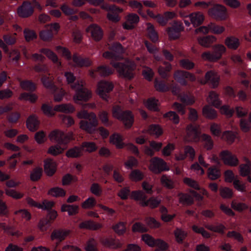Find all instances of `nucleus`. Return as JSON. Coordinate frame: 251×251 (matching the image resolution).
Returning <instances> with one entry per match:
<instances>
[{
    "label": "nucleus",
    "mask_w": 251,
    "mask_h": 251,
    "mask_svg": "<svg viewBox=\"0 0 251 251\" xmlns=\"http://www.w3.org/2000/svg\"><path fill=\"white\" fill-rule=\"evenodd\" d=\"M111 64L116 69L120 76L128 80H131L134 78L136 65L133 62L127 61L125 63L111 62Z\"/></svg>",
    "instance_id": "obj_1"
},
{
    "label": "nucleus",
    "mask_w": 251,
    "mask_h": 251,
    "mask_svg": "<svg viewBox=\"0 0 251 251\" xmlns=\"http://www.w3.org/2000/svg\"><path fill=\"white\" fill-rule=\"evenodd\" d=\"M112 114L114 117L121 121L126 128H130L134 122V116L129 110L123 111L121 107L115 106L113 107Z\"/></svg>",
    "instance_id": "obj_2"
},
{
    "label": "nucleus",
    "mask_w": 251,
    "mask_h": 251,
    "mask_svg": "<svg viewBox=\"0 0 251 251\" xmlns=\"http://www.w3.org/2000/svg\"><path fill=\"white\" fill-rule=\"evenodd\" d=\"M208 15L216 21H224L227 17L226 8L223 5L215 4L209 8Z\"/></svg>",
    "instance_id": "obj_3"
},
{
    "label": "nucleus",
    "mask_w": 251,
    "mask_h": 251,
    "mask_svg": "<svg viewBox=\"0 0 251 251\" xmlns=\"http://www.w3.org/2000/svg\"><path fill=\"white\" fill-rule=\"evenodd\" d=\"M72 137V134H65L63 131L57 129L52 131L49 135V138L51 142L59 145L68 144Z\"/></svg>",
    "instance_id": "obj_4"
},
{
    "label": "nucleus",
    "mask_w": 251,
    "mask_h": 251,
    "mask_svg": "<svg viewBox=\"0 0 251 251\" xmlns=\"http://www.w3.org/2000/svg\"><path fill=\"white\" fill-rule=\"evenodd\" d=\"M79 125L80 129L88 133L93 134L95 133L96 128L98 126V121L96 116H91L90 119L80 121Z\"/></svg>",
    "instance_id": "obj_5"
},
{
    "label": "nucleus",
    "mask_w": 251,
    "mask_h": 251,
    "mask_svg": "<svg viewBox=\"0 0 251 251\" xmlns=\"http://www.w3.org/2000/svg\"><path fill=\"white\" fill-rule=\"evenodd\" d=\"M151 164L149 166L150 170L156 174H160L164 171L169 170L167 166V163L163 159L158 157H153L151 161Z\"/></svg>",
    "instance_id": "obj_6"
},
{
    "label": "nucleus",
    "mask_w": 251,
    "mask_h": 251,
    "mask_svg": "<svg viewBox=\"0 0 251 251\" xmlns=\"http://www.w3.org/2000/svg\"><path fill=\"white\" fill-rule=\"evenodd\" d=\"M113 85L111 82L101 81L98 84L97 93L103 100L107 101L108 94L113 90Z\"/></svg>",
    "instance_id": "obj_7"
},
{
    "label": "nucleus",
    "mask_w": 251,
    "mask_h": 251,
    "mask_svg": "<svg viewBox=\"0 0 251 251\" xmlns=\"http://www.w3.org/2000/svg\"><path fill=\"white\" fill-rule=\"evenodd\" d=\"M220 156L226 165L235 167L239 164V161L237 156L228 150L221 151Z\"/></svg>",
    "instance_id": "obj_8"
},
{
    "label": "nucleus",
    "mask_w": 251,
    "mask_h": 251,
    "mask_svg": "<svg viewBox=\"0 0 251 251\" xmlns=\"http://www.w3.org/2000/svg\"><path fill=\"white\" fill-rule=\"evenodd\" d=\"M34 12V9L31 3L28 1H24L22 5L17 8L18 15L23 18L31 16Z\"/></svg>",
    "instance_id": "obj_9"
},
{
    "label": "nucleus",
    "mask_w": 251,
    "mask_h": 251,
    "mask_svg": "<svg viewBox=\"0 0 251 251\" xmlns=\"http://www.w3.org/2000/svg\"><path fill=\"white\" fill-rule=\"evenodd\" d=\"M86 30L91 33L92 38L96 42L100 41L103 37V33L102 29L96 24L90 25Z\"/></svg>",
    "instance_id": "obj_10"
},
{
    "label": "nucleus",
    "mask_w": 251,
    "mask_h": 251,
    "mask_svg": "<svg viewBox=\"0 0 251 251\" xmlns=\"http://www.w3.org/2000/svg\"><path fill=\"white\" fill-rule=\"evenodd\" d=\"M71 231L69 229L63 228L55 229L50 235V239L52 241L57 240L59 242L64 240L69 235Z\"/></svg>",
    "instance_id": "obj_11"
},
{
    "label": "nucleus",
    "mask_w": 251,
    "mask_h": 251,
    "mask_svg": "<svg viewBox=\"0 0 251 251\" xmlns=\"http://www.w3.org/2000/svg\"><path fill=\"white\" fill-rule=\"evenodd\" d=\"M205 81L203 84L207 82H210L212 88H215L218 87L219 83L220 76L214 71H209L207 72L205 75Z\"/></svg>",
    "instance_id": "obj_12"
},
{
    "label": "nucleus",
    "mask_w": 251,
    "mask_h": 251,
    "mask_svg": "<svg viewBox=\"0 0 251 251\" xmlns=\"http://www.w3.org/2000/svg\"><path fill=\"white\" fill-rule=\"evenodd\" d=\"M91 93L87 89H81L77 91L73 97L75 103L81 104V101H86L91 98Z\"/></svg>",
    "instance_id": "obj_13"
},
{
    "label": "nucleus",
    "mask_w": 251,
    "mask_h": 251,
    "mask_svg": "<svg viewBox=\"0 0 251 251\" xmlns=\"http://www.w3.org/2000/svg\"><path fill=\"white\" fill-rule=\"evenodd\" d=\"M186 135L185 140L188 142H196L198 141L199 134L196 126L189 125L186 127Z\"/></svg>",
    "instance_id": "obj_14"
},
{
    "label": "nucleus",
    "mask_w": 251,
    "mask_h": 251,
    "mask_svg": "<svg viewBox=\"0 0 251 251\" xmlns=\"http://www.w3.org/2000/svg\"><path fill=\"white\" fill-rule=\"evenodd\" d=\"M44 171L48 176H52L56 171V164L55 161L50 158L44 160Z\"/></svg>",
    "instance_id": "obj_15"
},
{
    "label": "nucleus",
    "mask_w": 251,
    "mask_h": 251,
    "mask_svg": "<svg viewBox=\"0 0 251 251\" xmlns=\"http://www.w3.org/2000/svg\"><path fill=\"white\" fill-rule=\"evenodd\" d=\"M73 60L76 66L79 67H87L91 66L92 63V61L89 58L82 57L76 53L73 54Z\"/></svg>",
    "instance_id": "obj_16"
},
{
    "label": "nucleus",
    "mask_w": 251,
    "mask_h": 251,
    "mask_svg": "<svg viewBox=\"0 0 251 251\" xmlns=\"http://www.w3.org/2000/svg\"><path fill=\"white\" fill-rule=\"evenodd\" d=\"M26 125L27 128L30 131L34 132L39 128L40 121L35 115L32 114L27 119Z\"/></svg>",
    "instance_id": "obj_17"
},
{
    "label": "nucleus",
    "mask_w": 251,
    "mask_h": 251,
    "mask_svg": "<svg viewBox=\"0 0 251 251\" xmlns=\"http://www.w3.org/2000/svg\"><path fill=\"white\" fill-rule=\"evenodd\" d=\"M102 225L98 223H96L92 220L84 221L79 225L80 229H86L92 230H97L102 228Z\"/></svg>",
    "instance_id": "obj_18"
},
{
    "label": "nucleus",
    "mask_w": 251,
    "mask_h": 251,
    "mask_svg": "<svg viewBox=\"0 0 251 251\" xmlns=\"http://www.w3.org/2000/svg\"><path fill=\"white\" fill-rule=\"evenodd\" d=\"M188 17L190 18L191 24L194 27H197L201 25L204 19L203 14L201 12L192 13Z\"/></svg>",
    "instance_id": "obj_19"
},
{
    "label": "nucleus",
    "mask_w": 251,
    "mask_h": 251,
    "mask_svg": "<svg viewBox=\"0 0 251 251\" xmlns=\"http://www.w3.org/2000/svg\"><path fill=\"white\" fill-rule=\"evenodd\" d=\"M198 43L204 48H210L212 44L216 42L217 38L213 35H207L197 38Z\"/></svg>",
    "instance_id": "obj_20"
},
{
    "label": "nucleus",
    "mask_w": 251,
    "mask_h": 251,
    "mask_svg": "<svg viewBox=\"0 0 251 251\" xmlns=\"http://www.w3.org/2000/svg\"><path fill=\"white\" fill-rule=\"evenodd\" d=\"M224 43L228 49L232 50H236L240 45L239 39L234 36L227 37Z\"/></svg>",
    "instance_id": "obj_21"
},
{
    "label": "nucleus",
    "mask_w": 251,
    "mask_h": 251,
    "mask_svg": "<svg viewBox=\"0 0 251 251\" xmlns=\"http://www.w3.org/2000/svg\"><path fill=\"white\" fill-rule=\"evenodd\" d=\"M213 53L217 61L220 60L226 51V47L223 44H218L212 46Z\"/></svg>",
    "instance_id": "obj_22"
},
{
    "label": "nucleus",
    "mask_w": 251,
    "mask_h": 251,
    "mask_svg": "<svg viewBox=\"0 0 251 251\" xmlns=\"http://www.w3.org/2000/svg\"><path fill=\"white\" fill-rule=\"evenodd\" d=\"M207 101L216 108H219L222 104V102L219 98V95L214 91L209 92Z\"/></svg>",
    "instance_id": "obj_23"
},
{
    "label": "nucleus",
    "mask_w": 251,
    "mask_h": 251,
    "mask_svg": "<svg viewBox=\"0 0 251 251\" xmlns=\"http://www.w3.org/2000/svg\"><path fill=\"white\" fill-rule=\"evenodd\" d=\"M207 174L208 178L211 180H216L221 176L220 170L215 166L209 168Z\"/></svg>",
    "instance_id": "obj_24"
},
{
    "label": "nucleus",
    "mask_w": 251,
    "mask_h": 251,
    "mask_svg": "<svg viewBox=\"0 0 251 251\" xmlns=\"http://www.w3.org/2000/svg\"><path fill=\"white\" fill-rule=\"evenodd\" d=\"M82 155V149L77 146L70 149L66 152V155L68 158H79Z\"/></svg>",
    "instance_id": "obj_25"
},
{
    "label": "nucleus",
    "mask_w": 251,
    "mask_h": 251,
    "mask_svg": "<svg viewBox=\"0 0 251 251\" xmlns=\"http://www.w3.org/2000/svg\"><path fill=\"white\" fill-rule=\"evenodd\" d=\"M75 110L74 106L70 103L56 105L54 107V110L55 111L65 113H73L75 111Z\"/></svg>",
    "instance_id": "obj_26"
},
{
    "label": "nucleus",
    "mask_w": 251,
    "mask_h": 251,
    "mask_svg": "<svg viewBox=\"0 0 251 251\" xmlns=\"http://www.w3.org/2000/svg\"><path fill=\"white\" fill-rule=\"evenodd\" d=\"M147 36L150 40L155 43L158 40V36L157 32L155 31L154 26L150 23L147 24Z\"/></svg>",
    "instance_id": "obj_27"
},
{
    "label": "nucleus",
    "mask_w": 251,
    "mask_h": 251,
    "mask_svg": "<svg viewBox=\"0 0 251 251\" xmlns=\"http://www.w3.org/2000/svg\"><path fill=\"white\" fill-rule=\"evenodd\" d=\"M203 116L208 119L213 120L217 116L216 110L209 105H205L202 108Z\"/></svg>",
    "instance_id": "obj_28"
},
{
    "label": "nucleus",
    "mask_w": 251,
    "mask_h": 251,
    "mask_svg": "<svg viewBox=\"0 0 251 251\" xmlns=\"http://www.w3.org/2000/svg\"><path fill=\"white\" fill-rule=\"evenodd\" d=\"M62 212H68L69 216H74L78 213L79 207L76 205L64 204L61 206Z\"/></svg>",
    "instance_id": "obj_29"
},
{
    "label": "nucleus",
    "mask_w": 251,
    "mask_h": 251,
    "mask_svg": "<svg viewBox=\"0 0 251 251\" xmlns=\"http://www.w3.org/2000/svg\"><path fill=\"white\" fill-rule=\"evenodd\" d=\"M122 136L117 133H114L110 136L109 142L110 143L115 145L118 149H122L124 147Z\"/></svg>",
    "instance_id": "obj_30"
},
{
    "label": "nucleus",
    "mask_w": 251,
    "mask_h": 251,
    "mask_svg": "<svg viewBox=\"0 0 251 251\" xmlns=\"http://www.w3.org/2000/svg\"><path fill=\"white\" fill-rule=\"evenodd\" d=\"M186 71L177 70L176 71L174 74V78L183 86H186L187 82L186 81Z\"/></svg>",
    "instance_id": "obj_31"
},
{
    "label": "nucleus",
    "mask_w": 251,
    "mask_h": 251,
    "mask_svg": "<svg viewBox=\"0 0 251 251\" xmlns=\"http://www.w3.org/2000/svg\"><path fill=\"white\" fill-rule=\"evenodd\" d=\"M101 243L105 247L112 249L120 248L122 246V244L119 242L116 241L112 238L103 239L101 241Z\"/></svg>",
    "instance_id": "obj_32"
},
{
    "label": "nucleus",
    "mask_w": 251,
    "mask_h": 251,
    "mask_svg": "<svg viewBox=\"0 0 251 251\" xmlns=\"http://www.w3.org/2000/svg\"><path fill=\"white\" fill-rule=\"evenodd\" d=\"M95 71L101 77H106L113 73V70L109 67L101 65L98 67Z\"/></svg>",
    "instance_id": "obj_33"
},
{
    "label": "nucleus",
    "mask_w": 251,
    "mask_h": 251,
    "mask_svg": "<svg viewBox=\"0 0 251 251\" xmlns=\"http://www.w3.org/2000/svg\"><path fill=\"white\" fill-rule=\"evenodd\" d=\"M46 29L41 31L39 36L41 40L45 42L50 41L53 38V33L51 29L46 27Z\"/></svg>",
    "instance_id": "obj_34"
},
{
    "label": "nucleus",
    "mask_w": 251,
    "mask_h": 251,
    "mask_svg": "<svg viewBox=\"0 0 251 251\" xmlns=\"http://www.w3.org/2000/svg\"><path fill=\"white\" fill-rule=\"evenodd\" d=\"M178 197L180 203L191 205L194 203L193 198L187 194L179 193L178 194Z\"/></svg>",
    "instance_id": "obj_35"
},
{
    "label": "nucleus",
    "mask_w": 251,
    "mask_h": 251,
    "mask_svg": "<svg viewBox=\"0 0 251 251\" xmlns=\"http://www.w3.org/2000/svg\"><path fill=\"white\" fill-rule=\"evenodd\" d=\"M40 52L45 54L53 63H58L59 66H61V62H58V59L57 55L51 50L48 49H41Z\"/></svg>",
    "instance_id": "obj_36"
},
{
    "label": "nucleus",
    "mask_w": 251,
    "mask_h": 251,
    "mask_svg": "<svg viewBox=\"0 0 251 251\" xmlns=\"http://www.w3.org/2000/svg\"><path fill=\"white\" fill-rule=\"evenodd\" d=\"M41 81L46 88L51 90L53 92L57 91L58 88L53 84L52 80L49 77L43 75L41 78Z\"/></svg>",
    "instance_id": "obj_37"
},
{
    "label": "nucleus",
    "mask_w": 251,
    "mask_h": 251,
    "mask_svg": "<svg viewBox=\"0 0 251 251\" xmlns=\"http://www.w3.org/2000/svg\"><path fill=\"white\" fill-rule=\"evenodd\" d=\"M19 81L20 82V86L23 90L30 92L35 90L36 88V85L31 81H22L20 79H19Z\"/></svg>",
    "instance_id": "obj_38"
},
{
    "label": "nucleus",
    "mask_w": 251,
    "mask_h": 251,
    "mask_svg": "<svg viewBox=\"0 0 251 251\" xmlns=\"http://www.w3.org/2000/svg\"><path fill=\"white\" fill-rule=\"evenodd\" d=\"M154 87L157 91L165 92L170 90L169 86L163 80H154Z\"/></svg>",
    "instance_id": "obj_39"
},
{
    "label": "nucleus",
    "mask_w": 251,
    "mask_h": 251,
    "mask_svg": "<svg viewBox=\"0 0 251 251\" xmlns=\"http://www.w3.org/2000/svg\"><path fill=\"white\" fill-rule=\"evenodd\" d=\"M21 100L29 101L31 103H34L38 99V96L35 94H30L27 93H22L19 98Z\"/></svg>",
    "instance_id": "obj_40"
},
{
    "label": "nucleus",
    "mask_w": 251,
    "mask_h": 251,
    "mask_svg": "<svg viewBox=\"0 0 251 251\" xmlns=\"http://www.w3.org/2000/svg\"><path fill=\"white\" fill-rule=\"evenodd\" d=\"M132 231L133 232L144 233L149 231V228L143 224L136 222L132 226Z\"/></svg>",
    "instance_id": "obj_41"
},
{
    "label": "nucleus",
    "mask_w": 251,
    "mask_h": 251,
    "mask_svg": "<svg viewBox=\"0 0 251 251\" xmlns=\"http://www.w3.org/2000/svg\"><path fill=\"white\" fill-rule=\"evenodd\" d=\"M148 132L150 134L155 135L158 137L162 134L163 130L158 125H151L149 127Z\"/></svg>",
    "instance_id": "obj_42"
},
{
    "label": "nucleus",
    "mask_w": 251,
    "mask_h": 251,
    "mask_svg": "<svg viewBox=\"0 0 251 251\" xmlns=\"http://www.w3.org/2000/svg\"><path fill=\"white\" fill-rule=\"evenodd\" d=\"M43 170L42 168L36 167L33 170L30 175V178L32 181L39 180L42 176Z\"/></svg>",
    "instance_id": "obj_43"
},
{
    "label": "nucleus",
    "mask_w": 251,
    "mask_h": 251,
    "mask_svg": "<svg viewBox=\"0 0 251 251\" xmlns=\"http://www.w3.org/2000/svg\"><path fill=\"white\" fill-rule=\"evenodd\" d=\"M81 148L82 149L85 148V151L89 153L95 151L98 149L96 143L93 142H83Z\"/></svg>",
    "instance_id": "obj_44"
},
{
    "label": "nucleus",
    "mask_w": 251,
    "mask_h": 251,
    "mask_svg": "<svg viewBox=\"0 0 251 251\" xmlns=\"http://www.w3.org/2000/svg\"><path fill=\"white\" fill-rule=\"evenodd\" d=\"M172 68H167L162 66H159L158 68V73L161 78L167 79L170 76V73Z\"/></svg>",
    "instance_id": "obj_45"
},
{
    "label": "nucleus",
    "mask_w": 251,
    "mask_h": 251,
    "mask_svg": "<svg viewBox=\"0 0 251 251\" xmlns=\"http://www.w3.org/2000/svg\"><path fill=\"white\" fill-rule=\"evenodd\" d=\"M208 27L211 32L215 34H222L225 30V28L223 26H220L213 23H210L208 24Z\"/></svg>",
    "instance_id": "obj_46"
},
{
    "label": "nucleus",
    "mask_w": 251,
    "mask_h": 251,
    "mask_svg": "<svg viewBox=\"0 0 251 251\" xmlns=\"http://www.w3.org/2000/svg\"><path fill=\"white\" fill-rule=\"evenodd\" d=\"M176 240L178 243H182L187 236V233L179 228H176L174 231Z\"/></svg>",
    "instance_id": "obj_47"
},
{
    "label": "nucleus",
    "mask_w": 251,
    "mask_h": 251,
    "mask_svg": "<svg viewBox=\"0 0 251 251\" xmlns=\"http://www.w3.org/2000/svg\"><path fill=\"white\" fill-rule=\"evenodd\" d=\"M48 194L54 197H64L65 196V191L61 188L54 187L50 189Z\"/></svg>",
    "instance_id": "obj_48"
},
{
    "label": "nucleus",
    "mask_w": 251,
    "mask_h": 251,
    "mask_svg": "<svg viewBox=\"0 0 251 251\" xmlns=\"http://www.w3.org/2000/svg\"><path fill=\"white\" fill-rule=\"evenodd\" d=\"M112 229L119 235H123L126 231V224L120 222L112 226Z\"/></svg>",
    "instance_id": "obj_49"
},
{
    "label": "nucleus",
    "mask_w": 251,
    "mask_h": 251,
    "mask_svg": "<svg viewBox=\"0 0 251 251\" xmlns=\"http://www.w3.org/2000/svg\"><path fill=\"white\" fill-rule=\"evenodd\" d=\"M161 184L168 189H171L174 187L173 180L166 175H163L160 179Z\"/></svg>",
    "instance_id": "obj_50"
},
{
    "label": "nucleus",
    "mask_w": 251,
    "mask_h": 251,
    "mask_svg": "<svg viewBox=\"0 0 251 251\" xmlns=\"http://www.w3.org/2000/svg\"><path fill=\"white\" fill-rule=\"evenodd\" d=\"M129 6L132 8H137V12L142 17H145V15L143 12V5L142 3L137 0H131L128 3Z\"/></svg>",
    "instance_id": "obj_51"
},
{
    "label": "nucleus",
    "mask_w": 251,
    "mask_h": 251,
    "mask_svg": "<svg viewBox=\"0 0 251 251\" xmlns=\"http://www.w3.org/2000/svg\"><path fill=\"white\" fill-rule=\"evenodd\" d=\"M21 117V114L17 111L10 113L6 116L8 122L11 124H16Z\"/></svg>",
    "instance_id": "obj_52"
},
{
    "label": "nucleus",
    "mask_w": 251,
    "mask_h": 251,
    "mask_svg": "<svg viewBox=\"0 0 251 251\" xmlns=\"http://www.w3.org/2000/svg\"><path fill=\"white\" fill-rule=\"evenodd\" d=\"M109 49L112 51V52H114L116 55H118L119 57H120V54L124 52L122 45L119 43H115L113 44L109 48Z\"/></svg>",
    "instance_id": "obj_53"
},
{
    "label": "nucleus",
    "mask_w": 251,
    "mask_h": 251,
    "mask_svg": "<svg viewBox=\"0 0 251 251\" xmlns=\"http://www.w3.org/2000/svg\"><path fill=\"white\" fill-rule=\"evenodd\" d=\"M145 222L151 228H157L161 226L160 223L152 217H146Z\"/></svg>",
    "instance_id": "obj_54"
},
{
    "label": "nucleus",
    "mask_w": 251,
    "mask_h": 251,
    "mask_svg": "<svg viewBox=\"0 0 251 251\" xmlns=\"http://www.w3.org/2000/svg\"><path fill=\"white\" fill-rule=\"evenodd\" d=\"M219 191L220 196L224 199H230L233 196L232 189L228 187H221Z\"/></svg>",
    "instance_id": "obj_55"
},
{
    "label": "nucleus",
    "mask_w": 251,
    "mask_h": 251,
    "mask_svg": "<svg viewBox=\"0 0 251 251\" xmlns=\"http://www.w3.org/2000/svg\"><path fill=\"white\" fill-rule=\"evenodd\" d=\"M163 117L169 118L175 124H177L179 122V117L176 113L174 111H169L165 113Z\"/></svg>",
    "instance_id": "obj_56"
},
{
    "label": "nucleus",
    "mask_w": 251,
    "mask_h": 251,
    "mask_svg": "<svg viewBox=\"0 0 251 251\" xmlns=\"http://www.w3.org/2000/svg\"><path fill=\"white\" fill-rule=\"evenodd\" d=\"M64 149L59 145L50 146L48 151V153L53 156H56L63 152Z\"/></svg>",
    "instance_id": "obj_57"
},
{
    "label": "nucleus",
    "mask_w": 251,
    "mask_h": 251,
    "mask_svg": "<svg viewBox=\"0 0 251 251\" xmlns=\"http://www.w3.org/2000/svg\"><path fill=\"white\" fill-rule=\"evenodd\" d=\"M142 240L149 246L151 247H155V239L152 236L149 234H143L141 236Z\"/></svg>",
    "instance_id": "obj_58"
},
{
    "label": "nucleus",
    "mask_w": 251,
    "mask_h": 251,
    "mask_svg": "<svg viewBox=\"0 0 251 251\" xmlns=\"http://www.w3.org/2000/svg\"><path fill=\"white\" fill-rule=\"evenodd\" d=\"M239 173L242 176H248L251 172V166L240 164L239 167Z\"/></svg>",
    "instance_id": "obj_59"
},
{
    "label": "nucleus",
    "mask_w": 251,
    "mask_h": 251,
    "mask_svg": "<svg viewBox=\"0 0 251 251\" xmlns=\"http://www.w3.org/2000/svg\"><path fill=\"white\" fill-rule=\"evenodd\" d=\"M202 138L204 142V148L207 150L212 149L213 147V142L211 136L207 134H203L202 135Z\"/></svg>",
    "instance_id": "obj_60"
},
{
    "label": "nucleus",
    "mask_w": 251,
    "mask_h": 251,
    "mask_svg": "<svg viewBox=\"0 0 251 251\" xmlns=\"http://www.w3.org/2000/svg\"><path fill=\"white\" fill-rule=\"evenodd\" d=\"M5 191L6 195L16 200L20 199L24 196L23 193L18 192L14 189H6Z\"/></svg>",
    "instance_id": "obj_61"
},
{
    "label": "nucleus",
    "mask_w": 251,
    "mask_h": 251,
    "mask_svg": "<svg viewBox=\"0 0 251 251\" xmlns=\"http://www.w3.org/2000/svg\"><path fill=\"white\" fill-rule=\"evenodd\" d=\"M96 204V201L93 197L89 198L84 201L81 204V206L84 209L92 208Z\"/></svg>",
    "instance_id": "obj_62"
},
{
    "label": "nucleus",
    "mask_w": 251,
    "mask_h": 251,
    "mask_svg": "<svg viewBox=\"0 0 251 251\" xmlns=\"http://www.w3.org/2000/svg\"><path fill=\"white\" fill-rule=\"evenodd\" d=\"M132 198L136 201H144L147 199L145 193L142 191H134L131 192Z\"/></svg>",
    "instance_id": "obj_63"
},
{
    "label": "nucleus",
    "mask_w": 251,
    "mask_h": 251,
    "mask_svg": "<svg viewBox=\"0 0 251 251\" xmlns=\"http://www.w3.org/2000/svg\"><path fill=\"white\" fill-rule=\"evenodd\" d=\"M144 175L141 171L138 170H135L132 171L129 175L130 178L132 181H137L143 178Z\"/></svg>",
    "instance_id": "obj_64"
}]
</instances>
